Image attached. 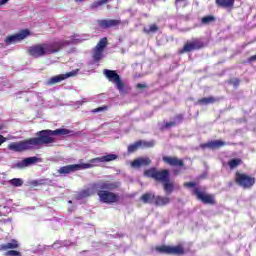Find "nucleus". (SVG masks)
<instances>
[{"label": "nucleus", "mask_w": 256, "mask_h": 256, "mask_svg": "<svg viewBox=\"0 0 256 256\" xmlns=\"http://www.w3.org/2000/svg\"><path fill=\"white\" fill-rule=\"evenodd\" d=\"M229 85H233V87L237 88L241 84V80L239 78H232L228 80Z\"/></svg>", "instance_id": "473e14b6"}, {"label": "nucleus", "mask_w": 256, "mask_h": 256, "mask_svg": "<svg viewBox=\"0 0 256 256\" xmlns=\"http://www.w3.org/2000/svg\"><path fill=\"white\" fill-rule=\"evenodd\" d=\"M123 22L119 19H102L98 21L101 29H111L112 27H119Z\"/></svg>", "instance_id": "2eb2a0df"}, {"label": "nucleus", "mask_w": 256, "mask_h": 256, "mask_svg": "<svg viewBox=\"0 0 256 256\" xmlns=\"http://www.w3.org/2000/svg\"><path fill=\"white\" fill-rule=\"evenodd\" d=\"M67 45L66 41H54L45 42L31 46L28 49L29 55L39 59V57H45V55H53L59 53V51Z\"/></svg>", "instance_id": "7ed1b4c3"}, {"label": "nucleus", "mask_w": 256, "mask_h": 256, "mask_svg": "<svg viewBox=\"0 0 256 256\" xmlns=\"http://www.w3.org/2000/svg\"><path fill=\"white\" fill-rule=\"evenodd\" d=\"M205 44L197 39L192 42H187L182 49L178 51L179 55H183V53H191V51L203 49Z\"/></svg>", "instance_id": "9d476101"}, {"label": "nucleus", "mask_w": 256, "mask_h": 256, "mask_svg": "<svg viewBox=\"0 0 256 256\" xmlns=\"http://www.w3.org/2000/svg\"><path fill=\"white\" fill-rule=\"evenodd\" d=\"M7 142V138H5V136L0 134V147L3 145V143Z\"/></svg>", "instance_id": "4c0bfd02"}, {"label": "nucleus", "mask_w": 256, "mask_h": 256, "mask_svg": "<svg viewBox=\"0 0 256 256\" xmlns=\"http://www.w3.org/2000/svg\"><path fill=\"white\" fill-rule=\"evenodd\" d=\"M155 197V194L147 192L140 197V201L143 202L144 205L155 203Z\"/></svg>", "instance_id": "4be33fe9"}, {"label": "nucleus", "mask_w": 256, "mask_h": 256, "mask_svg": "<svg viewBox=\"0 0 256 256\" xmlns=\"http://www.w3.org/2000/svg\"><path fill=\"white\" fill-rule=\"evenodd\" d=\"M234 181L242 189H252L256 183L255 177L239 171L235 172Z\"/></svg>", "instance_id": "39448f33"}, {"label": "nucleus", "mask_w": 256, "mask_h": 256, "mask_svg": "<svg viewBox=\"0 0 256 256\" xmlns=\"http://www.w3.org/2000/svg\"><path fill=\"white\" fill-rule=\"evenodd\" d=\"M29 35V30H22L20 33L6 37L4 43H6V45H13V43H17V41H23V39H26Z\"/></svg>", "instance_id": "f8f14e48"}, {"label": "nucleus", "mask_w": 256, "mask_h": 256, "mask_svg": "<svg viewBox=\"0 0 256 256\" xmlns=\"http://www.w3.org/2000/svg\"><path fill=\"white\" fill-rule=\"evenodd\" d=\"M242 164H243V160H241V158H233L228 161V167L231 171H233V169H237L239 165H242Z\"/></svg>", "instance_id": "a878e982"}, {"label": "nucleus", "mask_w": 256, "mask_h": 256, "mask_svg": "<svg viewBox=\"0 0 256 256\" xmlns=\"http://www.w3.org/2000/svg\"><path fill=\"white\" fill-rule=\"evenodd\" d=\"M93 164L84 163V164H71L60 167L58 173L60 175H69V173H75V171H79L81 169H91Z\"/></svg>", "instance_id": "1a4fd4ad"}, {"label": "nucleus", "mask_w": 256, "mask_h": 256, "mask_svg": "<svg viewBox=\"0 0 256 256\" xmlns=\"http://www.w3.org/2000/svg\"><path fill=\"white\" fill-rule=\"evenodd\" d=\"M141 147L146 148V149L155 147V140H151L149 142L143 141V140H138L135 143L130 144L128 146L127 151H128V153H135V151H138L139 149H141Z\"/></svg>", "instance_id": "9b49d317"}, {"label": "nucleus", "mask_w": 256, "mask_h": 256, "mask_svg": "<svg viewBox=\"0 0 256 256\" xmlns=\"http://www.w3.org/2000/svg\"><path fill=\"white\" fill-rule=\"evenodd\" d=\"M9 249H19V242H17L15 239H12L11 242L0 245V251H9Z\"/></svg>", "instance_id": "412c9836"}, {"label": "nucleus", "mask_w": 256, "mask_h": 256, "mask_svg": "<svg viewBox=\"0 0 256 256\" xmlns=\"http://www.w3.org/2000/svg\"><path fill=\"white\" fill-rule=\"evenodd\" d=\"M216 5L223 9H231L235 5V0H216Z\"/></svg>", "instance_id": "5701e85b"}, {"label": "nucleus", "mask_w": 256, "mask_h": 256, "mask_svg": "<svg viewBox=\"0 0 256 256\" xmlns=\"http://www.w3.org/2000/svg\"><path fill=\"white\" fill-rule=\"evenodd\" d=\"M183 1H186V0H175V5H177L179 3H183Z\"/></svg>", "instance_id": "37998d69"}, {"label": "nucleus", "mask_w": 256, "mask_h": 256, "mask_svg": "<svg viewBox=\"0 0 256 256\" xmlns=\"http://www.w3.org/2000/svg\"><path fill=\"white\" fill-rule=\"evenodd\" d=\"M230 144L235 145L234 143H226L221 140H214V141H210L205 144H202L201 147L202 149H206V147H208V149H221V147H225V145H230Z\"/></svg>", "instance_id": "f3484780"}, {"label": "nucleus", "mask_w": 256, "mask_h": 256, "mask_svg": "<svg viewBox=\"0 0 256 256\" xmlns=\"http://www.w3.org/2000/svg\"><path fill=\"white\" fill-rule=\"evenodd\" d=\"M5 256H21V252H19L17 250H8L5 253Z\"/></svg>", "instance_id": "72a5a7b5"}, {"label": "nucleus", "mask_w": 256, "mask_h": 256, "mask_svg": "<svg viewBox=\"0 0 256 256\" xmlns=\"http://www.w3.org/2000/svg\"><path fill=\"white\" fill-rule=\"evenodd\" d=\"M192 195L201 201L204 205H217L215 194H208L205 190H201L200 187H195L192 191Z\"/></svg>", "instance_id": "0eeeda50"}, {"label": "nucleus", "mask_w": 256, "mask_h": 256, "mask_svg": "<svg viewBox=\"0 0 256 256\" xmlns=\"http://www.w3.org/2000/svg\"><path fill=\"white\" fill-rule=\"evenodd\" d=\"M119 156L116 154H108L106 156L97 157L90 160V163H109V161H115Z\"/></svg>", "instance_id": "a211bd4d"}, {"label": "nucleus", "mask_w": 256, "mask_h": 256, "mask_svg": "<svg viewBox=\"0 0 256 256\" xmlns=\"http://www.w3.org/2000/svg\"><path fill=\"white\" fill-rule=\"evenodd\" d=\"M162 161L170 167H180V169H183L185 167V162L183 161V159H179L175 156H163Z\"/></svg>", "instance_id": "ddd939ff"}, {"label": "nucleus", "mask_w": 256, "mask_h": 256, "mask_svg": "<svg viewBox=\"0 0 256 256\" xmlns=\"http://www.w3.org/2000/svg\"><path fill=\"white\" fill-rule=\"evenodd\" d=\"M176 123L175 122H166L164 124V129H169L171 127H175Z\"/></svg>", "instance_id": "e433bc0d"}, {"label": "nucleus", "mask_w": 256, "mask_h": 256, "mask_svg": "<svg viewBox=\"0 0 256 256\" xmlns=\"http://www.w3.org/2000/svg\"><path fill=\"white\" fill-rule=\"evenodd\" d=\"M136 87H137V89H147V85L142 84V83H138V84L136 85Z\"/></svg>", "instance_id": "58836bf2"}, {"label": "nucleus", "mask_w": 256, "mask_h": 256, "mask_svg": "<svg viewBox=\"0 0 256 256\" xmlns=\"http://www.w3.org/2000/svg\"><path fill=\"white\" fill-rule=\"evenodd\" d=\"M75 75H77V71L53 76L46 82V85H56V83H61V81H65V79H69V77H75Z\"/></svg>", "instance_id": "4468645a"}, {"label": "nucleus", "mask_w": 256, "mask_h": 256, "mask_svg": "<svg viewBox=\"0 0 256 256\" xmlns=\"http://www.w3.org/2000/svg\"><path fill=\"white\" fill-rule=\"evenodd\" d=\"M103 73L110 83H114V85H116V89L119 91V93H127L125 91V82H123L117 71L104 69Z\"/></svg>", "instance_id": "423d86ee"}, {"label": "nucleus", "mask_w": 256, "mask_h": 256, "mask_svg": "<svg viewBox=\"0 0 256 256\" xmlns=\"http://www.w3.org/2000/svg\"><path fill=\"white\" fill-rule=\"evenodd\" d=\"M179 173H181V171H179V170H174V175H179Z\"/></svg>", "instance_id": "c03bdc74"}, {"label": "nucleus", "mask_w": 256, "mask_h": 256, "mask_svg": "<svg viewBox=\"0 0 256 256\" xmlns=\"http://www.w3.org/2000/svg\"><path fill=\"white\" fill-rule=\"evenodd\" d=\"M94 193H95V187L86 188V189L81 190V191L78 193V198H79V199H86V197H91V196H93Z\"/></svg>", "instance_id": "b1692460"}, {"label": "nucleus", "mask_w": 256, "mask_h": 256, "mask_svg": "<svg viewBox=\"0 0 256 256\" xmlns=\"http://www.w3.org/2000/svg\"><path fill=\"white\" fill-rule=\"evenodd\" d=\"M171 203V198L167 196H155L154 205L156 207H165V205H169Z\"/></svg>", "instance_id": "6ab92c4d"}, {"label": "nucleus", "mask_w": 256, "mask_h": 256, "mask_svg": "<svg viewBox=\"0 0 256 256\" xmlns=\"http://www.w3.org/2000/svg\"><path fill=\"white\" fill-rule=\"evenodd\" d=\"M71 130L60 128L56 130H41L36 133V137L29 138L27 140H22L19 142H12L8 145L9 151H14L15 153H23V151H29L33 147H39V145H49L55 143V136L59 135H69Z\"/></svg>", "instance_id": "f257e3e1"}, {"label": "nucleus", "mask_w": 256, "mask_h": 256, "mask_svg": "<svg viewBox=\"0 0 256 256\" xmlns=\"http://www.w3.org/2000/svg\"><path fill=\"white\" fill-rule=\"evenodd\" d=\"M175 119H177L178 121H183V114L176 115Z\"/></svg>", "instance_id": "a19ab883"}, {"label": "nucleus", "mask_w": 256, "mask_h": 256, "mask_svg": "<svg viewBox=\"0 0 256 256\" xmlns=\"http://www.w3.org/2000/svg\"><path fill=\"white\" fill-rule=\"evenodd\" d=\"M9 0H0V5H5V3H8Z\"/></svg>", "instance_id": "79ce46f5"}, {"label": "nucleus", "mask_w": 256, "mask_h": 256, "mask_svg": "<svg viewBox=\"0 0 256 256\" xmlns=\"http://www.w3.org/2000/svg\"><path fill=\"white\" fill-rule=\"evenodd\" d=\"M107 109H109L108 106H101V107L95 108L92 111V113H101V111H107Z\"/></svg>", "instance_id": "f704fd0d"}, {"label": "nucleus", "mask_w": 256, "mask_h": 256, "mask_svg": "<svg viewBox=\"0 0 256 256\" xmlns=\"http://www.w3.org/2000/svg\"><path fill=\"white\" fill-rule=\"evenodd\" d=\"M109 3V0H98L91 4L92 9H98V7H101L102 5H107Z\"/></svg>", "instance_id": "2f4dec72"}, {"label": "nucleus", "mask_w": 256, "mask_h": 256, "mask_svg": "<svg viewBox=\"0 0 256 256\" xmlns=\"http://www.w3.org/2000/svg\"><path fill=\"white\" fill-rule=\"evenodd\" d=\"M144 176L162 183L166 195H171L175 191V183L171 181V173L167 169L157 170L152 167L144 171Z\"/></svg>", "instance_id": "20e7f679"}, {"label": "nucleus", "mask_w": 256, "mask_h": 256, "mask_svg": "<svg viewBox=\"0 0 256 256\" xmlns=\"http://www.w3.org/2000/svg\"><path fill=\"white\" fill-rule=\"evenodd\" d=\"M10 185L13 187H22L23 186V179L21 178H14L9 181Z\"/></svg>", "instance_id": "7c9ffc66"}, {"label": "nucleus", "mask_w": 256, "mask_h": 256, "mask_svg": "<svg viewBox=\"0 0 256 256\" xmlns=\"http://www.w3.org/2000/svg\"><path fill=\"white\" fill-rule=\"evenodd\" d=\"M159 31V26L157 24H151L148 28H143V33H146V35H151V33H157Z\"/></svg>", "instance_id": "cd10ccee"}, {"label": "nucleus", "mask_w": 256, "mask_h": 256, "mask_svg": "<svg viewBox=\"0 0 256 256\" xmlns=\"http://www.w3.org/2000/svg\"><path fill=\"white\" fill-rule=\"evenodd\" d=\"M93 59L95 63H99V61L103 59V52L101 50H97L96 48H94Z\"/></svg>", "instance_id": "c756f323"}, {"label": "nucleus", "mask_w": 256, "mask_h": 256, "mask_svg": "<svg viewBox=\"0 0 256 256\" xmlns=\"http://www.w3.org/2000/svg\"><path fill=\"white\" fill-rule=\"evenodd\" d=\"M255 61H256V54L253 55V56H250V57L248 58V63H253V62H255Z\"/></svg>", "instance_id": "ea45409f"}, {"label": "nucleus", "mask_w": 256, "mask_h": 256, "mask_svg": "<svg viewBox=\"0 0 256 256\" xmlns=\"http://www.w3.org/2000/svg\"><path fill=\"white\" fill-rule=\"evenodd\" d=\"M217 101H219V98L209 96L207 98L198 99L197 103L199 105H213V103H217Z\"/></svg>", "instance_id": "393cba45"}, {"label": "nucleus", "mask_w": 256, "mask_h": 256, "mask_svg": "<svg viewBox=\"0 0 256 256\" xmlns=\"http://www.w3.org/2000/svg\"><path fill=\"white\" fill-rule=\"evenodd\" d=\"M95 187L98 189L97 195L101 203H106L107 205L119 203L121 197L113 191H117L121 187V182L106 180L99 182Z\"/></svg>", "instance_id": "f03ea898"}, {"label": "nucleus", "mask_w": 256, "mask_h": 256, "mask_svg": "<svg viewBox=\"0 0 256 256\" xmlns=\"http://www.w3.org/2000/svg\"><path fill=\"white\" fill-rule=\"evenodd\" d=\"M196 183L195 182H185L184 183V187H187L188 189H191L193 187H196Z\"/></svg>", "instance_id": "c9c22d12"}, {"label": "nucleus", "mask_w": 256, "mask_h": 256, "mask_svg": "<svg viewBox=\"0 0 256 256\" xmlns=\"http://www.w3.org/2000/svg\"><path fill=\"white\" fill-rule=\"evenodd\" d=\"M215 21H217L215 15H206L201 18L200 23L201 25H211V23H215Z\"/></svg>", "instance_id": "bb28decb"}, {"label": "nucleus", "mask_w": 256, "mask_h": 256, "mask_svg": "<svg viewBox=\"0 0 256 256\" xmlns=\"http://www.w3.org/2000/svg\"><path fill=\"white\" fill-rule=\"evenodd\" d=\"M35 163H39V158L35 156L24 158L22 161L14 164V169H25V167H31V165H35Z\"/></svg>", "instance_id": "dca6fc26"}, {"label": "nucleus", "mask_w": 256, "mask_h": 256, "mask_svg": "<svg viewBox=\"0 0 256 256\" xmlns=\"http://www.w3.org/2000/svg\"><path fill=\"white\" fill-rule=\"evenodd\" d=\"M1 129H3V127H2V126H0V131H1Z\"/></svg>", "instance_id": "a18cd8bd"}, {"label": "nucleus", "mask_w": 256, "mask_h": 256, "mask_svg": "<svg viewBox=\"0 0 256 256\" xmlns=\"http://www.w3.org/2000/svg\"><path fill=\"white\" fill-rule=\"evenodd\" d=\"M132 167H149L151 165V159L149 158H137L131 163Z\"/></svg>", "instance_id": "aec40b11"}, {"label": "nucleus", "mask_w": 256, "mask_h": 256, "mask_svg": "<svg viewBox=\"0 0 256 256\" xmlns=\"http://www.w3.org/2000/svg\"><path fill=\"white\" fill-rule=\"evenodd\" d=\"M106 47H107V37H104V38L100 39V41L97 43V45L94 49L103 52Z\"/></svg>", "instance_id": "c85d7f7f"}, {"label": "nucleus", "mask_w": 256, "mask_h": 256, "mask_svg": "<svg viewBox=\"0 0 256 256\" xmlns=\"http://www.w3.org/2000/svg\"><path fill=\"white\" fill-rule=\"evenodd\" d=\"M155 251H157V253H162L163 255L181 256L185 253V247H183L182 244H178L176 246L161 245L156 246Z\"/></svg>", "instance_id": "6e6552de"}]
</instances>
